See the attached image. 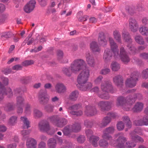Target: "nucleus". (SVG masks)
Wrapping results in <instances>:
<instances>
[{"label": "nucleus", "instance_id": "1", "mask_svg": "<svg viewBox=\"0 0 148 148\" xmlns=\"http://www.w3.org/2000/svg\"><path fill=\"white\" fill-rule=\"evenodd\" d=\"M71 68L72 71L75 73L82 70L77 78L78 84L88 81L90 75L89 71L86 67L85 62L83 60L78 59L74 60L71 64Z\"/></svg>", "mask_w": 148, "mask_h": 148}, {"label": "nucleus", "instance_id": "2", "mask_svg": "<svg viewBox=\"0 0 148 148\" xmlns=\"http://www.w3.org/2000/svg\"><path fill=\"white\" fill-rule=\"evenodd\" d=\"M48 119L53 125L60 128L63 127L68 123L67 119L64 118H59L57 115L50 116Z\"/></svg>", "mask_w": 148, "mask_h": 148}, {"label": "nucleus", "instance_id": "3", "mask_svg": "<svg viewBox=\"0 0 148 148\" xmlns=\"http://www.w3.org/2000/svg\"><path fill=\"white\" fill-rule=\"evenodd\" d=\"M129 96L126 98L123 96L119 97L116 100V104L117 106H123L124 110L126 111L129 110L131 108L132 104H130V100L128 101Z\"/></svg>", "mask_w": 148, "mask_h": 148}, {"label": "nucleus", "instance_id": "4", "mask_svg": "<svg viewBox=\"0 0 148 148\" xmlns=\"http://www.w3.org/2000/svg\"><path fill=\"white\" fill-rule=\"evenodd\" d=\"M4 95H7L8 98H11L13 96V92L11 89L9 88H5L0 82V101L3 100Z\"/></svg>", "mask_w": 148, "mask_h": 148}, {"label": "nucleus", "instance_id": "5", "mask_svg": "<svg viewBox=\"0 0 148 148\" xmlns=\"http://www.w3.org/2000/svg\"><path fill=\"white\" fill-rule=\"evenodd\" d=\"M116 138L118 137L116 140V144L114 145L119 148H124L125 147V144L127 141L126 138L125 137L123 134L119 133L115 135Z\"/></svg>", "mask_w": 148, "mask_h": 148}, {"label": "nucleus", "instance_id": "6", "mask_svg": "<svg viewBox=\"0 0 148 148\" xmlns=\"http://www.w3.org/2000/svg\"><path fill=\"white\" fill-rule=\"evenodd\" d=\"M38 98L39 103L42 105L47 104L49 100V98L48 96L46 91L43 90L40 91Z\"/></svg>", "mask_w": 148, "mask_h": 148}, {"label": "nucleus", "instance_id": "7", "mask_svg": "<svg viewBox=\"0 0 148 148\" xmlns=\"http://www.w3.org/2000/svg\"><path fill=\"white\" fill-rule=\"evenodd\" d=\"M112 101H103L99 102L98 106L100 110L103 112H105L110 110L111 108Z\"/></svg>", "mask_w": 148, "mask_h": 148}, {"label": "nucleus", "instance_id": "8", "mask_svg": "<svg viewBox=\"0 0 148 148\" xmlns=\"http://www.w3.org/2000/svg\"><path fill=\"white\" fill-rule=\"evenodd\" d=\"M101 88L103 92H108L112 93L114 92L112 83L109 81H105L102 82Z\"/></svg>", "mask_w": 148, "mask_h": 148}, {"label": "nucleus", "instance_id": "9", "mask_svg": "<svg viewBox=\"0 0 148 148\" xmlns=\"http://www.w3.org/2000/svg\"><path fill=\"white\" fill-rule=\"evenodd\" d=\"M84 113L86 116H91L97 114V110L95 106L87 105L85 107Z\"/></svg>", "mask_w": 148, "mask_h": 148}, {"label": "nucleus", "instance_id": "10", "mask_svg": "<svg viewBox=\"0 0 148 148\" xmlns=\"http://www.w3.org/2000/svg\"><path fill=\"white\" fill-rule=\"evenodd\" d=\"M109 42L110 44L111 48L114 54V57L116 58L119 56V50L118 47L116 43L114 42L113 39L112 38H109Z\"/></svg>", "mask_w": 148, "mask_h": 148}, {"label": "nucleus", "instance_id": "11", "mask_svg": "<svg viewBox=\"0 0 148 148\" xmlns=\"http://www.w3.org/2000/svg\"><path fill=\"white\" fill-rule=\"evenodd\" d=\"M36 3L35 0H30L24 8L25 12L26 13H29L32 11L35 7Z\"/></svg>", "mask_w": 148, "mask_h": 148}, {"label": "nucleus", "instance_id": "12", "mask_svg": "<svg viewBox=\"0 0 148 148\" xmlns=\"http://www.w3.org/2000/svg\"><path fill=\"white\" fill-rule=\"evenodd\" d=\"M38 128L42 132H47L50 129L49 123L46 121H40L38 125Z\"/></svg>", "mask_w": 148, "mask_h": 148}, {"label": "nucleus", "instance_id": "13", "mask_svg": "<svg viewBox=\"0 0 148 148\" xmlns=\"http://www.w3.org/2000/svg\"><path fill=\"white\" fill-rule=\"evenodd\" d=\"M77 86L80 90L86 91L90 90L92 87V84L90 82H86L79 83L77 84Z\"/></svg>", "mask_w": 148, "mask_h": 148}, {"label": "nucleus", "instance_id": "14", "mask_svg": "<svg viewBox=\"0 0 148 148\" xmlns=\"http://www.w3.org/2000/svg\"><path fill=\"white\" fill-rule=\"evenodd\" d=\"M119 56L121 61L125 64L127 63L130 61V59L128 55L123 47H121L120 49Z\"/></svg>", "mask_w": 148, "mask_h": 148}, {"label": "nucleus", "instance_id": "15", "mask_svg": "<svg viewBox=\"0 0 148 148\" xmlns=\"http://www.w3.org/2000/svg\"><path fill=\"white\" fill-rule=\"evenodd\" d=\"M129 25L131 31L134 32H136L138 30V25L135 19L131 17L129 21Z\"/></svg>", "mask_w": 148, "mask_h": 148}, {"label": "nucleus", "instance_id": "16", "mask_svg": "<svg viewBox=\"0 0 148 148\" xmlns=\"http://www.w3.org/2000/svg\"><path fill=\"white\" fill-rule=\"evenodd\" d=\"M86 60L88 64L91 67H93L95 64V60L89 52L86 53Z\"/></svg>", "mask_w": 148, "mask_h": 148}, {"label": "nucleus", "instance_id": "17", "mask_svg": "<svg viewBox=\"0 0 148 148\" xmlns=\"http://www.w3.org/2000/svg\"><path fill=\"white\" fill-rule=\"evenodd\" d=\"M112 56V52L111 50L108 48H107L105 50L103 58L105 62H108L111 59Z\"/></svg>", "mask_w": 148, "mask_h": 148}, {"label": "nucleus", "instance_id": "18", "mask_svg": "<svg viewBox=\"0 0 148 148\" xmlns=\"http://www.w3.org/2000/svg\"><path fill=\"white\" fill-rule=\"evenodd\" d=\"M3 107L5 111L9 112L15 110V106L14 102H8L6 103Z\"/></svg>", "mask_w": 148, "mask_h": 148}, {"label": "nucleus", "instance_id": "19", "mask_svg": "<svg viewBox=\"0 0 148 148\" xmlns=\"http://www.w3.org/2000/svg\"><path fill=\"white\" fill-rule=\"evenodd\" d=\"M55 87L56 92L59 94L64 93L66 91V87L62 83L57 84Z\"/></svg>", "mask_w": 148, "mask_h": 148}, {"label": "nucleus", "instance_id": "20", "mask_svg": "<svg viewBox=\"0 0 148 148\" xmlns=\"http://www.w3.org/2000/svg\"><path fill=\"white\" fill-rule=\"evenodd\" d=\"M98 42L99 45L104 46L106 45L107 41L105 35L103 32L99 33L98 38Z\"/></svg>", "mask_w": 148, "mask_h": 148}, {"label": "nucleus", "instance_id": "21", "mask_svg": "<svg viewBox=\"0 0 148 148\" xmlns=\"http://www.w3.org/2000/svg\"><path fill=\"white\" fill-rule=\"evenodd\" d=\"M114 82L118 86L122 87L123 85V79L121 76L117 75L113 78Z\"/></svg>", "mask_w": 148, "mask_h": 148}, {"label": "nucleus", "instance_id": "22", "mask_svg": "<svg viewBox=\"0 0 148 148\" xmlns=\"http://www.w3.org/2000/svg\"><path fill=\"white\" fill-rule=\"evenodd\" d=\"M128 98V101L129 100H130V101H129L130 102V104L132 105L134 103L136 99H141L142 98V96L141 94L139 93L133 94L130 95Z\"/></svg>", "mask_w": 148, "mask_h": 148}, {"label": "nucleus", "instance_id": "23", "mask_svg": "<svg viewBox=\"0 0 148 148\" xmlns=\"http://www.w3.org/2000/svg\"><path fill=\"white\" fill-rule=\"evenodd\" d=\"M36 140L33 138H29L27 140L26 145L28 148H36Z\"/></svg>", "mask_w": 148, "mask_h": 148}, {"label": "nucleus", "instance_id": "24", "mask_svg": "<svg viewBox=\"0 0 148 148\" xmlns=\"http://www.w3.org/2000/svg\"><path fill=\"white\" fill-rule=\"evenodd\" d=\"M58 60L61 63H66L68 62V60L66 58H63V53L60 50H58L57 51Z\"/></svg>", "mask_w": 148, "mask_h": 148}, {"label": "nucleus", "instance_id": "25", "mask_svg": "<svg viewBox=\"0 0 148 148\" xmlns=\"http://www.w3.org/2000/svg\"><path fill=\"white\" fill-rule=\"evenodd\" d=\"M111 121L110 117L106 116L103 119L102 122L99 125V126L101 128L104 127L106 126Z\"/></svg>", "mask_w": 148, "mask_h": 148}, {"label": "nucleus", "instance_id": "26", "mask_svg": "<svg viewBox=\"0 0 148 148\" xmlns=\"http://www.w3.org/2000/svg\"><path fill=\"white\" fill-rule=\"evenodd\" d=\"M20 119L21 121L23 123L22 127L23 129H28L30 127L29 122L26 117L21 116Z\"/></svg>", "mask_w": 148, "mask_h": 148}, {"label": "nucleus", "instance_id": "27", "mask_svg": "<svg viewBox=\"0 0 148 148\" xmlns=\"http://www.w3.org/2000/svg\"><path fill=\"white\" fill-rule=\"evenodd\" d=\"M137 81L134 79L129 78L126 80L125 84L126 86L132 88L136 85Z\"/></svg>", "mask_w": 148, "mask_h": 148}, {"label": "nucleus", "instance_id": "28", "mask_svg": "<svg viewBox=\"0 0 148 148\" xmlns=\"http://www.w3.org/2000/svg\"><path fill=\"white\" fill-rule=\"evenodd\" d=\"M89 140L92 145L95 147L98 146V141L99 140V138L97 136H92L89 138Z\"/></svg>", "mask_w": 148, "mask_h": 148}, {"label": "nucleus", "instance_id": "29", "mask_svg": "<svg viewBox=\"0 0 148 148\" xmlns=\"http://www.w3.org/2000/svg\"><path fill=\"white\" fill-rule=\"evenodd\" d=\"M143 108V104L141 103L137 102L132 109L134 112H140Z\"/></svg>", "mask_w": 148, "mask_h": 148}, {"label": "nucleus", "instance_id": "30", "mask_svg": "<svg viewBox=\"0 0 148 148\" xmlns=\"http://www.w3.org/2000/svg\"><path fill=\"white\" fill-rule=\"evenodd\" d=\"M90 47L93 52H99L100 50L97 43L95 41H92L91 43Z\"/></svg>", "mask_w": 148, "mask_h": 148}, {"label": "nucleus", "instance_id": "31", "mask_svg": "<svg viewBox=\"0 0 148 148\" xmlns=\"http://www.w3.org/2000/svg\"><path fill=\"white\" fill-rule=\"evenodd\" d=\"M56 140L54 138H51L47 141V144L49 148H56Z\"/></svg>", "mask_w": 148, "mask_h": 148}, {"label": "nucleus", "instance_id": "32", "mask_svg": "<svg viewBox=\"0 0 148 148\" xmlns=\"http://www.w3.org/2000/svg\"><path fill=\"white\" fill-rule=\"evenodd\" d=\"M72 132L77 133L80 131L81 130V127L80 124L78 123H75L71 125Z\"/></svg>", "mask_w": 148, "mask_h": 148}, {"label": "nucleus", "instance_id": "33", "mask_svg": "<svg viewBox=\"0 0 148 148\" xmlns=\"http://www.w3.org/2000/svg\"><path fill=\"white\" fill-rule=\"evenodd\" d=\"M64 135L66 136L69 135L71 133L73 132L71 125H69L65 126L63 130Z\"/></svg>", "mask_w": 148, "mask_h": 148}, {"label": "nucleus", "instance_id": "34", "mask_svg": "<svg viewBox=\"0 0 148 148\" xmlns=\"http://www.w3.org/2000/svg\"><path fill=\"white\" fill-rule=\"evenodd\" d=\"M135 41L140 45H144L145 41L143 37L140 35H136L134 37Z\"/></svg>", "mask_w": 148, "mask_h": 148}, {"label": "nucleus", "instance_id": "35", "mask_svg": "<svg viewBox=\"0 0 148 148\" xmlns=\"http://www.w3.org/2000/svg\"><path fill=\"white\" fill-rule=\"evenodd\" d=\"M16 104L18 106H21L24 105L25 99L24 98L21 96H18L16 99Z\"/></svg>", "mask_w": 148, "mask_h": 148}, {"label": "nucleus", "instance_id": "36", "mask_svg": "<svg viewBox=\"0 0 148 148\" xmlns=\"http://www.w3.org/2000/svg\"><path fill=\"white\" fill-rule=\"evenodd\" d=\"M113 35L114 39L119 42H121V35L119 31L115 30L113 32Z\"/></svg>", "mask_w": 148, "mask_h": 148}, {"label": "nucleus", "instance_id": "37", "mask_svg": "<svg viewBox=\"0 0 148 148\" xmlns=\"http://www.w3.org/2000/svg\"><path fill=\"white\" fill-rule=\"evenodd\" d=\"M78 95V92L76 90H74L69 95V98L72 101H75L77 99Z\"/></svg>", "mask_w": 148, "mask_h": 148}, {"label": "nucleus", "instance_id": "38", "mask_svg": "<svg viewBox=\"0 0 148 148\" xmlns=\"http://www.w3.org/2000/svg\"><path fill=\"white\" fill-rule=\"evenodd\" d=\"M140 33L143 35L147 36L148 35V28L143 26L139 29Z\"/></svg>", "mask_w": 148, "mask_h": 148}, {"label": "nucleus", "instance_id": "39", "mask_svg": "<svg viewBox=\"0 0 148 148\" xmlns=\"http://www.w3.org/2000/svg\"><path fill=\"white\" fill-rule=\"evenodd\" d=\"M82 108V105L80 103L76 104L69 106L68 108V112L69 113L70 111H74L81 108Z\"/></svg>", "mask_w": 148, "mask_h": 148}, {"label": "nucleus", "instance_id": "40", "mask_svg": "<svg viewBox=\"0 0 148 148\" xmlns=\"http://www.w3.org/2000/svg\"><path fill=\"white\" fill-rule=\"evenodd\" d=\"M130 135L132 140L135 142L139 141L142 142L143 141V139L138 136L134 135V133H131Z\"/></svg>", "mask_w": 148, "mask_h": 148}, {"label": "nucleus", "instance_id": "41", "mask_svg": "<svg viewBox=\"0 0 148 148\" xmlns=\"http://www.w3.org/2000/svg\"><path fill=\"white\" fill-rule=\"evenodd\" d=\"M123 120L126 123V126L128 128H131L132 125V122L128 116H124L123 117Z\"/></svg>", "mask_w": 148, "mask_h": 148}, {"label": "nucleus", "instance_id": "42", "mask_svg": "<svg viewBox=\"0 0 148 148\" xmlns=\"http://www.w3.org/2000/svg\"><path fill=\"white\" fill-rule=\"evenodd\" d=\"M54 107V105L49 104L45 106V109L48 113H52L53 112Z\"/></svg>", "mask_w": 148, "mask_h": 148}, {"label": "nucleus", "instance_id": "43", "mask_svg": "<svg viewBox=\"0 0 148 148\" xmlns=\"http://www.w3.org/2000/svg\"><path fill=\"white\" fill-rule=\"evenodd\" d=\"M128 49L130 51V53L133 54H136L137 52V50L134 46L132 45L131 43L127 45Z\"/></svg>", "mask_w": 148, "mask_h": 148}, {"label": "nucleus", "instance_id": "44", "mask_svg": "<svg viewBox=\"0 0 148 148\" xmlns=\"http://www.w3.org/2000/svg\"><path fill=\"white\" fill-rule=\"evenodd\" d=\"M43 115L42 113L37 109H35L34 110V116L35 118H39Z\"/></svg>", "mask_w": 148, "mask_h": 148}, {"label": "nucleus", "instance_id": "45", "mask_svg": "<svg viewBox=\"0 0 148 148\" xmlns=\"http://www.w3.org/2000/svg\"><path fill=\"white\" fill-rule=\"evenodd\" d=\"M71 67V66H70ZM62 71L63 73L64 74L66 75L68 77H70L71 76L72 73H73L70 68H64L62 69Z\"/></svg>", "mask_w": 148, "mask_h": 148}, {"label": "nucleus", "instance_id": "46", "mask_svg": "<svg viewBox=\"0 0 148 148\" xmlns=\"http://www.w3.org/2000/svg\"><path fill=\"white\" fill-rule=\"evenodd\" d=\"M122 36L126 42H129L130 43L132 42V40L128 32H125L123 33Z\"/></svg>", "mask_w": 148, "mask_h": 148}, {"label": "nucleus", "instance_id": "47", "mask_svg": "<svg viewBox=\"0 0 148 148\" xmlns=\"http://www.w3.org/2000/svg\"><path fill=\"white\" fill-rule=\"evenodd\" d=\"M103 93L98 94V96L100 98L106 100L110 98V96L108 92H103Z\"/></svg>", "mask_w": 148, "mask_h": 148}, {"label": "nucleus", "instance_id": "48", "mask_svg": "<svg viewBox=\"0 0 148 148\" xmlns=\"http://www.w3.org/2000/svg\"><path fill=\"white\" fill-rule=\"evenodd\" d=\"M111 68L112 71H117L120 69L119 64L116 62H112L111 65Z\"/></svg>", "mask_w": 148, "mask_h": 148}, {"label": "nucleus", "instance_id": "49", "mask_svg": "<svg viewBox=\"0 0 148 148\" xmlns=\"http://www.w3.org/2000/svg\"><path fill=\"white\" fill-rule=\"evenodd\" d=\"M17 117L14 116H11L9 119L8 123L9 124L13 125L17 123Z\"/></svg>", "mask_w": 148, "mask_h": 148}, {"label": "nucleus", "instance_id": "50", "mask_svg": "<svg viewBox=\"0 0 148 148\" xmlns=\"http://www.w3.org/2000/svg\"><path fill=\"white\" fill-rule=\"evenodd\" d=\"M126 11L128 12L129 14L132 15L135 13V8L134 6H128L126 8Z\"/></svg>", "mask_w": 148, "mask_h": 148}, {"label": "nucleus", "instance_id": "51", "mask_svg": "<svg viewBox=\"0 0 148 148\" xmlns=\"http://www.w3.org/2000/svg\"><path fill=\"white\" fill-rule=\"evenodd\" d=\"M108 143L104 139H101L99 141V145L101 147H105L108 146Z\"/></svg>", "mask_w": 148, "mask_h": 148}, {"label": "nucleus", "instance_id": "52", "mask_svg": "<svg viewBox=\"0 0 148 148\" xmlns=\"http://www.w3.org/2000/svg\"><path fill=\"white\" fill-rule=\"evenodd\" d=\"M69 113L71 114L74 115H76L77 116H80L82 115L83 114V112L81 110L78 111H70Z\"/></svg>", "mask_w": 148, "mask_h": 148}, {"label": "nucleus", "instance_id": "53", "mask_svg": "<svg viewBox=\"0 0 148 148\" xmlns=\"http://www.w3.org/2000/svg\"><path fill=\"white\" fill-rule=\"evenodd\" d=\"M139 75V73L138 72H134L131 73L130 78L137 81L138 80V78Z\"/></svg>", "mask_w": 148, "mask_h": 148}, {"label": "nucleus", "instance_id": "54", "mask_svg": "<svg viewBox=\"0 0 148 148\" xmlns=\"http://www.w3.org/2000/svg\"><path fill=\"white\" fill-rule=\"evenodd\" d=\"M93 124V122L92 121L88 120H86L84 121V125L88 128H91Z\"/></svg>", "mask_w": 148, "mask_h": 148}, {"label": "nucleus", "instance_id": "55", "mask_svg": "<svg viewBox=\"0 0 148 148\" xmlns=\"http://www.w3.org/2000/svg\"><path fill=\"white\" fill-rule=\"evenodd\" d=\"M86 140V137L84 135H80L77 138V141L80 143H84Z\"/></svg>", "mask_w": 148, "mask_h": 148}, {"label": "nucleus", "instance_id": "56", "mask_svg": "<svg viewBox=\"0 0 148 148\" xmlns=\"http://www.w3.org/2000/svg\"><path fill=\"white\" fill-rule=\"evenodd\" d=\"M133 124L136 126H142L143 125L142 119L134 121Z\"/></svg>", "mask_w": 148, "mask_h": 148}, {"label": "nucleus", "instance_id": "57", "mask_svg": "<svg viewBox=\"0 0 148 148\" xmlns=\"http://www.w3.org/2000/svg\"><path fill=\"white\" fill-rule=\"evenodd\" d=\"M34 63V61L32 60H25L22 63V65L23 66H26L33 64Z\"/></svg>", "mask_w": 148, "mask_h": 148}, {"label": "nucleus", "instance_id": "58", "mask_svg": "<svg viewBox=\"0 0 148 148\" xmlns=\"http://www.w3.org/2000/svg\"><path fill=\"white\" fill-rule=\"evenodd\" d=\"M31 112V105L27 103L25 106V112L27 114H30Z\"/></svg>", "mask_w": 148, "mask_h": 148}, {"label": "nucleus", "instance_id": "59", "mask_svg": "<svg viewBox=\"0 0 148 148\" xmlns=\"http://www.w3.org/2000/svg\"><path fill=\"white\" fill-rule=\"evenodd\" d=\"M109 134L104 131L103 134L102 136V138L103 139L110 140L112 139L111 136Z\"/></svg>", "mask_w": 148, "mask_h": 148}, {"label": "nucleus", "instance_id": "60", "mask_svg": "<svg viewBox=\"0 0 148 148\" xmlns=\"http://www.w3.org/2000/svg\"><path fill=\"white\" fill-rule=\"evenodd\" d=\"M117 127L119 130H122L124 128V124L122 121H120L118 123L117 125Z\"/></svg>", "mask_w": 148, "mask_h": 148}, {"label": "nucleus", "instance_id": "61", "mask_svg": "<svg viewBox=\"0 0 148 148\" xmlns=\"http://www.w3.org/2000/svg\"><path fill=\"white\" fill-rule=\"evenodd\" d=\"M114 127L112 126L106 128L104 131L108 133L111 134L114 132Z\"/></svg>", "mask_w": 148, "mask_h": 148}, {"label": "nucleus", "instance_id": "62", "mask_svg": "<svg viewBox=\"0 0 148 148\" xmlns=\"http://www.w3.org/2000/svg\"><path fill=\"white\" fill-rule=\"evenodd\" d=\"M86 135L87 137L90 138L93 135V132L91 130H86L85 131Z\"/></svg>", "mask_w": 148, "mask_h": 148}, {"label": "nucleus", "instance_id": "63", "mask_svg": "<svg viewBox=\"0 0 148 148\" xmlns=\"http://www.w3.org/2000/svg\"><path fill=\"white\" fill-rule=\"evenodd\" d=\"M2 81L4 84H2L5 87V86L7 85L9 83V80L8 78L2 76L1 77Z\"/></svg>", "mask_w": 148, "mask_h": 148}, {"label": "nucleus", "instance_id": "64", "mask_svg": "<svg viewBox=\"0 0 148 148\" xmlns=\"http://www.w3.org/2000/svg\"><path fill=\"white\" fill-rule=\"evenodd\" d=\"M142 119L143 125H148V116L145 115Z\"/></svg>", "mask_w": 148, "mask_h": 148}]
</instances>
